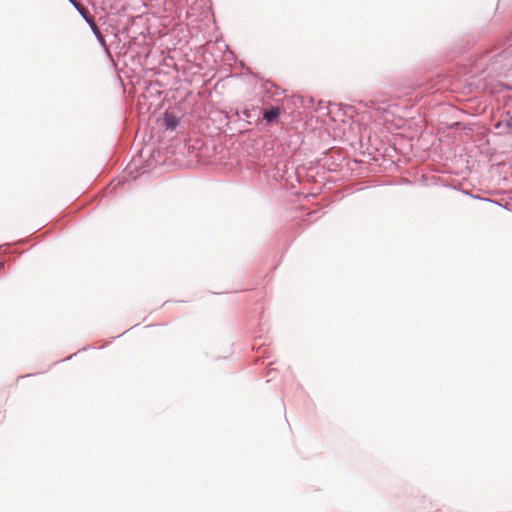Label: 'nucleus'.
<instances>
[{
  "instance_id": "nucleus-1",
  "label": "nucleus",
  "mask_w": 512,
  "mask_h": 512,
  "mask_svg": "<svg viewBox=\"0 0 512 512\" xmlns=\"http://www.w3.org/2000/svg\"><path fill=\"white\" fill-rule=\"evenodd\" d=\"M337 110L343 116L349 118V129L352 132L359 134V154L370 156L369 160H390L394 155H398L396 160H411L403 155V152L398 149L396 143H389L385 145L380 142V146L373 145L370 141V130L368 127L363 126L359 122L352 119L355 113V108L348 104L331 103L328 106V113L332 114Z\"/></svg>"
},
{
  "instance_id": "nucleus-2",
  "label": "nucleus",
  "mask_w": 512,
  "mask_h": 512,
  "mask_svg": "<svg viewBox=\"0 0 512 512\" xmlns=\"http://www.w3.org/2000/svg\"><path fill=\"white\" fill-rule=\"evenodd\" d=\"M138 20L141 17L128 18L127 21L118 29V33L126 35L129 41L130 61L132 65L144 66L148 57L150 48L146 42L149 31L144 32L138 29Z\"/></svg>"
},
{
  "instance_id": "nucleus-3",
  "label": "nucleus",
  "mask_w": 512,
  "mask_h": 512,
  "mask_svg": "<svg viewBox=\"0 0 512 512\" xmlns=\"http://www.w3.org/2000/svg\"><path fill=\"white\" fill-rule=\"evenodd\" d=\"M186 116V110L180 104L169 106L165 109L162 114L157 118V124L165 132H180L184 131L183 118Z\"/></svg>"
},
{
  "instance_id": "nucleus-4",
  "label": "nucleus",
  "mask_w": 512,
  "mask_h": 512,
  "mask_svg": "<svg viewBox=\"0 0 512 512\" xmlns=\"http://www.w3.org/2000/svg\"><path fill=\"white\" fill-rule=\"evenodd\" d=\"M249 75L261 82V88L265 93H270L273 96L281 95L284 91L271 80L265 79L260 73H254L252 71L247 72Z\"/></svg>"
},
{
  "instance_id": "nucleus-5",
  "label": "nucleus",
  "mask_w": 512,
  "mask_h": 512,
  "mask_svg": "<svg viewBox=\"0 0 512 512\" xmlns=\"http://www.w3.org/2000/svg\"><path fill=\"white\" fill-rule=\"evenodd\" d=\"M241 113H244L242 111V108L240 107H233L230 108V110L226 113L225 117L227 119V127L231 131H235V127H238L242 124V118Z\"/></svg>"
},
{
  "instance_id": "nucleus-6",
  "label": "nucleus",
  "mask_w": 512,
  "mask_h": 512,
  "mask_svg": "<svg viewBox=\"0 0 512 512\" xmlns=\"http://www.w3.org/2000/svg\"><path fill=\"white\" fill-rule=\"evenodd\" d=\"M115 39H117L116 42V55L118 58H124L125 64H127V60H130V49L128 50L129 41L126 38V35H123L124 38H119L116 34L113 35Z\"/></svg>"
},
{
  "instance_id": "nucleus-7",
  "label": "nucleus",
  "mask_w": 512,
  "mask_h": 512,
  "mask_svg": "<svg viewBox=\"0 0 512 512\" xmlns=\"http://www.w3.org/2000/svg\"><path fill=\"white\" fill-rule=\"evenodd\" d=\"M258 109L249 110L247 108H242V111L244 113H241L242 118V124L238 127H235V132H242L246 130L247 125H251L253 121L255 120V117L258 116L257 114Z\"/></svg>"
},
{
  "instance_id": "nucleus-8",
  "label": "nucleus",
  "mask_w": 512,
  "mask_h": 512,
  "mask_svg": "<svg viewBox=\"0 0 512 512\" xmlns=\"http://www.w3.org/2000/svg\"><path fill=\"white\" fill-rule=\"evenodd\" d=\"M325 155L324 159L316 157L314 160H355L354 158H351L348 154L343 153V151L339 148L333 147L325 152H323Z\"/></svg>"
},
{
  "instance_id": "nucleus-9",
  "label": "nucleus",
  "mask_w": 512,
  "mask_h": 512,
  "mask_svg": "<svg viewBox=\"0 0 512 512\" xmlns=\"http://www.w3.org/2000/svg\"><path fill=\"white\" fill-rule=\"evenodd\" d=\"M258 110L262 114V119L269 124L276 122L281 114V110L278 107H270L268 109L258 108Z\"/></svg>"
},
{
  "instance_id": "nucleus-10",
  "label": "nucleus",
  "mask_w": 512,
  "mask_h": 512,
  "mask_svg": "<svg viewBox=\"0 0 512 512\" xmlns=\"http://www.w3.org/2000/svg\"><path fill=\"white\" fill-rule=\"evenodd\" d=\"M93 34L95 35L99 45L103 48V51L106 55V57L110 60H112V53L110 51V46L109 44L107 43L106 39H105V36L103 35V33L101 32L100 28L96 29V30H93L92 31Z\"/></svg>"
},
{
  "instance_id": "nucleus-11",
  "label": "nucleus",
  "mask_w": 512,
  "mask_h": 512,
  "mask_svg": "<svg viewBox=\"0 0 512 512\" xmlns=\"http://www.w3.org/2000/svg\"><path fill=\"white\" fill-rule=\"evenodd\" d=\"M438 81H435L434 79H426L425 81H422L418 84V89L420 90L419 94L424 93H430L436 90Z\"/></svg>"
},
{
  "instance_id": "nucleus-12",
  "label": "nucleus",
  "mask_w": 512,
  "mask_h": 512,
  "mask_svg": "<svg viewBox=\"0 0 512 512\" xmlns=\"http://www.w3.org/2000/svg\"><path fill=\"white\" fill-rule=\"evenodd\" d=\"M71 4L75 7L78 13L82 16L83 19H86V16L90 14L88 8L77 2L76 0H69Z\"/></svg>"
},
{
  "instance_id": "nucleus-13",
  "label": "nucleus",
  "mask_w": 512,
  "mask_h": 512,
  "mask_svg": "<svg viewBox=\"0 0 512 512\" xmlns=\"http://www.w3.org/2000/svg\"><path fill=\"white\" fill-rule=\"evenodd\" d=\"M85 22L89 25L91 31L98 29V25L95 22L94 18L89 14L88 17L86 16V19H84Z\"/></svg>"
},
{
  "instance_id": "nucleus-14",
  "label": "nucleus",
  "mask_w": 512,
  "mask_h": 512,
  "mask_svg": "<svg viewBox=\"0 0 512 512\" xmlns=\"http://www.w3.org/2000/svg\"><path fill=\"white\" fill-rule=\"evenodd\" d=\"M85 22L89 25L91 31L98 29V25L95 22L94 18L89 14L88 17L86 16V19H84Z\"/></svg>"
},
{
  "instance_id": "nucleus-15",
  "label": "nucleus",
  "mask_w": 512,
  "mask_h": 512,
  "mask_svg": "<svg viewBox=\"0 0 512 512\" xmlns=\"http://www.w3.org/2000/svg\"><path fill=\"white\" fill-rule=\"evenodd\" d=\"M295 148L293 150H290L289 151H286V149L283 147L282 148V152L285 154L284 158H282L281 160H291L294 158L295 154Z\"/></svg>"
},
{
  "instance_id": "nucleus-16",
  "label": "nucleus",
  "mask_w": 512,
  "mask_h": 512,
  "mask_svg": "<svg viewBox=\"0 0 512 512\" xmlns=\"http://www.w3.org/2000/svg\"><path fill=\"white\" fill-rule=\"evenodd\" d=\"M185 147H187L188 153L194 152L196 150L195 146L192 144H185Z\"/></svg>"
},
{
  "instance_id": "nucleus-17",
  "label": "nucleus",
  "mask_w": 512,
  "mask_h": 512,
  "mask_svg": "<svg viewBox=\"0 0 512 512\" xmlns=\"http://www.w3.org/2000/svg\"><path fill=\"white\" fill-rule=\"evenodd\" d=\"M505 125L507 128L512 129V117H509V119L506 120Z\"/></svg>"
},
{
  "instance_id": "nucleus-18",
  "label": "nucleus",
  "mask_w": 512,
  "mask_h": 512,
  "mask_svg": "<svg viewBox=\"0 0 512 512\" xmlns=\"http://www.w3.org/2000/svg\"><path fill=\"white\" fill-rule=\"evenodd\" d=\"M275 145H277V148H278L279 146H284V144H283V143H281L280 141L272 143V146H273V147H274Z\"/></svg>"
},
{
  "instance_id": "nucleus-19",
  "label": "nucleus",
  "mask_w": 512,
  "mask_h": 512,
  "mask_svg": "<svg viewBox=\"0 0 512 512\" xmlns=\"http://www.w3.org/2000/svg\"><path fill=\"white\" fill-rule=\"evenodd\" d=\"M196 160H202L197 154L195 155Z\"/></svg>"
}]
</instances>
